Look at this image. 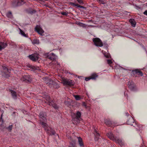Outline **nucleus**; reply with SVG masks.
Here are the masks:
<instances>
[{
	"label": "nucleus",
	"mask_w": 147,
	"mask_h": 147,
	"mask_svg": "<svg viewBox=\"0 0 147 147\" xmlns=\"http://www.w3.org/2000/svg\"><path fill=\"white\" fill-rule=\"evenodd\" d=\"M61 82L64 85L70 86H73L75 84V83L73 81L67 78H64L62 79Z\"/></svg>",
	"instance_id": "1"
},
{
	"label": "nucleus",
	"mask_w": 147,
	"mask_h": 147,
	"mask_svg": "<svg viewBox=\"0 0 147 147\" xmlns=\"http://www.w3.org/2000/svg\"><path fill=\"white\" fill-rule=\"evenodd\" d=\"M104 121L105 124L108 126L114 127L118 125L116 122L112 121L109 119H105Z\"/></svg>",
	"instance_id": "2"
},
{
	"label": "nucleus",
	"mask_w": 147,
	"mask_h": 147,
	"mask_svg": "<svg viewBox=\"0 0 147 147\" xmlns=\"http://www.w3.org/2000/svg\"><path fill=\"white\" fill-rule=\"evenodd\" d=\"M92 41L94 43V44L97 47H102L103 45L102 42L99 38H93Z\"/></svg>",
	"instance_id": "3"
},
{
	"label": "nucleus",
	"mask_w": 147,
	"mask_h": 147,
	"mask_svg": "<svg viewBox=\"0 0 147 147\" xmlns=\"http://www.w3.org/2000/svg\"><path fill=\"white\" fill-rule=\"evenodd\" d=\"M39 116L40 122L45 121H47V116L45 112L42 111L40 112Z\"/></svg>",
	"instance_id": "4"
},
{
	"label": "nucleus",
	"mask_w": 147,
	"mask_h": 147,
	"mask_svg": "<svg viewBox=\"0 0 147 147\" xmlns=\"http://www.w3.org/2000/svg\"><path fill=\"white\" fill-rule=\"evenodd\" d=\"M39 54L37 53L32 54L28 56L30 59L33 61H37L39 59Z\"/></svg>",
	"instance_id": "5"
},
{
	"label": "nucleus",
	"mask_w": 147,
	"mask_h": 147,
	"mask_svg": "<svg viewBox=\"0 0 147 147\" xmlns=\"http://www.w3.org/2000/svg\"><path fill=\"white\" fill-rule=\"evenodd\" d=\"M40 123L42 125L43 127L44 128L45 130L47 132H48L49 131H52V129L50 127H48L47 123L44 122L43 121L40 122Z\"/></svg>",
	"instance_id": "6"
},
{
	"label": "nucleus",
	"mask_w": 147,
	"mask_h": 147,
	"mask_svg": "<svg viewBox=\"0 0 147 147\" xmlns=\"http://www.w3.org/2000/svg\"><path fill=\"white\" fill-rule=\"evenodd\" d=\"M32 78L29 75H24L22 78L23 81L27 83L31 82L32 81Z\"/></svg>",
	"instance_id": "7"
},
{
	"label": "nucleus",
	"mask_w": 147,
	"mask_h": 147,
	"mask_svg": "<svg viewBox=\"0 0 147 147\" xmlns=\"http://www.w3.org/2000/svg\"><path fill=\"white\" fill-rule=\"evenodd\" d=\"M127 123L128 125H133L134 127H136L135 125H136V122H134V119L131 117L127 120Z\"/></svg>",
	"instance_id": "8"
},
{
	"label": "nucleus",
	"mask_w": 147,
	"mask_h": 147,
	"mask_svg": "<svg viewBox=\"0 0 147 147\" xmlns=\"http://www.w3.org/2000/svg\"><path fill=\"white\" fill-rule=\"evenodd\" d=\"M47 57L51 60L53 61L56 59L57 56L53 53H52L50 54H47Z\"/></svg>",
	"instance_id": "9"
},
{
	"label": "nucleus",
	"mask_w": 147,
	"mask_h": 147,
	"mask_svg": "<svg viewBox=\"0 0 147 147\" xmlns=\"http://www.w3.org/2000/svg\"><path fill=\"white\" fill-rule=\"evenodd\" d=\"M134 76L136 77V74H138L141 76H142L143 75V74L142 72L138 69H136L133 70L132 71Z\"/></svg>",
	"instance_id": "10"
},
{
	"label": "nucleus",
	"mask_w": 147,
	"mask_h": 147,
	"mask_svg": "<svg viewBox=\"0 0 147 147\" xmlns=\"http://www.w3.org/2000/svg\"><path fill=\"white\" fill-rule=\"evenodd\" d=\"M35 30L39 34L41 35H42V34L44 32V30L39 26L38 25L36 26L35 28Z\"/></svg>",
	"instance_id": "11"
},
{
	"label": "nucleus",
	"mask_w": 147,
	"mask_h": 147,
	"mask_svg": "<svg viewBox=\"0 0 147 147\" xmlns=\"http://www.w3.org/2000/svg\"><path fill=\"white\" fill-rule=\"evenodd\" d=\"M48 103L49 105L52 106L55 109H58V106L53 100L49 99Z\"/></svg>",
	"instance_id": "12"
},
{
	"label": "nucleus",
	"mask_w": 147,
	"mask_h": 147,
	"mask_svg": "<svg viewBox=\"0 0 147 147\" xmlns=\"http://www.w3.org/2000/svg\"><path fill=\"white\" fill-rule=\"evenodd\" d=\"M49 84H52L53 88H58L59 87V86L57 84L56 82L52 80H50Z\"/></svg>",
	"instance_id": "13"
},
{
	"label": "nucleus",
	"mask_w": 147,
	"mask_h": 147,
	"mask_svg": "<svg viewBox=\"0 0 147 147\" xmlns=\"http://www.w3.org/2000/svg\"><path fill=\"white\" fill-rule=\"evenodd\" d=\"M107 136L108 138L111 140L114 141V140H116L115 137L113 134L111 132L107 133Z\"/></svg>",
	"instance_id": "14"
},
{
	"label": "nucleus",
	"mask_w": 147,
	"mask_h": 147,
	"mask_svg": "<svg viewBox=\"0 0 147 147\" xmlns=\"http://www.w3.org/2000/svg\"><path fill=\"white\" fill-rule=\"evenodd\" d=\"M24 2L23 0H15L14 4L16 6H20L23 4Z\"/></svg>",
	"instance_id": "15"
},
{
	"label": "nucleus",
	"mask_w": 147,
	"mask_h": 147,
	"mask_svg": "<svg viewBox=\"0 0 147 147\" xmlns=\"http://www.w3.org/2000/svg\"><path fill=\"white\" fill-rule=\"evenodd\" d=\"M115 139L116 140H114V142H116L118 143L120 146H122L124 145V142L119 138L116 137Z\"/></svg>",
	"instance_id": "16"
},
{
	"label": "nucleus",
	"mask_w": 147,
	"mask_h": 147,
	"mask_svg": "<svg viewBox=\"0 0 147 147\" xmlns=\"http://www.w3.org/2000/svg\"><path fill=\"white\" fill-rule=\"evenodd\" d=\"M128 86L129 88L131 90H133L135 88V86L133 82L132 81H129L128 82Z\"/></svg>",
	"instance_id": "17"
},
{
	"label": "nucleus",
	"mask_w": 147,
	"mask_h": 147,
	"mask_svg": "<svg viewBox=\"0 0 147 147\" xmlns=\"http://www.w3.org/2000/svg\"><path fill=\"white\" fill-rule=\"evenodd\" d=\"M90 77L91 80H95L98 77V75L95 73H94L91 74Z\"/></svg>",
	"instance_id": "18"
},
{
	"label": "nucleus",
	"mask_w": 147,
	"mask_h": 147,
	"mask_svg": "<svg viewBox=\"0 0 147 147\" xmlns=\"http://www.w3.org/2000/svg\"><path fill=\"white\" fill-rule=\"evenodd\" d=\"M11 96L12 98L14 99H16L17 98V95L16 92L12 90H10Z\"/></svg>",
	"instance_id": "19"
},
{
	"label": "nucleus",
	"mask_w": 147,
	"mask_h": 147,
	"mask_svg": "<svg viewBox=\"0 0 147 147\" xmlns=\"http://www.w3.org/2000/svg\"><path fill=\"white\" fill-rule=\"evenodd\" d=\"M78 144L81 147H84V145L82 138L80 137H77Z\"/></svg>",
	"instance_id": "20"
},
{
	"label": "nucleus",
	"mask_w": 147,
	"mask_h": 147,
	"mask_svg": "<svg viewBox=\"0 0 147 147\" xmlns=\"http://www.w3.org/2000/svg\"><path fill=\"white\" fill-rule=\"evenodd\" d=\"M135 126H136V127H135L138 130H141L143 128V126L142 125L139 124L138 123L136 122V125H135Z\"/></svg>",
	"instance_id": "21"
},
{
	"label": "nucleus",
	"mask_w": 147,
	"mask_h": 147,
	"mask_svg": "<svg viewBox=\"0 0 147 147\" xmlns=\"http://www.w3.org/2000/svg\"><path fill=\"white\" fill-rule=\"evenodd\" d=\"M7 44L4 42H0V51L4 49L7 46Z\"/></svg>",
	"instance_id": "22"
},
{
	"label": "nucleus",
	"mask_w": 147,
	"mask_h": 147,
	"mask_svg": "<svg viewBox=\"0 0 147 147\" xmlns=\"http://www.w3.org/2000/svg\"><path fill=\"white\" fill-rule=\"evenodd\" d=\"M76 141L74 140H72L69 142V147H76Z\"/></svg>",
	"instance_id": "23"
},
{
	"label": "nucleus",
	"mask_w": 147,
	"mask_h": 147,
	"mask_svg": "<svg viewBox=\"0 0 147 147\" xmlns=\"http://www.w3.org/2000/svg\"><path fill=\"white\" fill-rule=\"evenodd\" d=\"M29 67L30 68V69L32 70H39V67H38L34 66L33 65H30Z\"/></svg>",
	"instance_id": "24"
},
{
	"label": "nucleus",
	"mask_w": 147,
	"mask_h": 147,
	"mask_svg": "<svg viewBox=\"0 0 147 147\" xmlns=\"http://www.w3.org/2000/svg\"><path fill=\"white\" fill-rule=\"evenodd\" d=\"M129 22L131 24V26L133 27H135L136 24V22L135 20L133 19H131L129 20Z\"/></svg>",
	"instance_id": "25"
},
{
	"label": "nucleus",
	"mask_w": 147,
	"mask_h": 147,
	"mask_svg": "<svg viewBox=\"0 0 147 147\" xmlns=\"http://www.w3.org/2000/svg\"><path fill=\"white\" fill-rule=\"evenodd\" d=\"M81 113L79 111H77L76 113V119L78 120H79L81 117Z\"/></svg>",
	"instance_id": "26"
},
{
	"label": "nucleus",
	"mask_w": 147,
	"mask_h": 147,
	"mask_svg": "<svg viewBox=\"0 0 147 147\" xmlns=\"http://www.w3.org/2000/svg\"><path fill=\"white\" fill-rule=\"evenodd\" d=\"M94 134L96 137L95 139H96V140H98V138L100 136V135L95 129H94Z\"/></svg>",
	"instance_id": "27"
},
{
	"label": "nucleus",
	"mask_w": 147,
	"mask_h": 147,
	"mask_svg": "<svg viewBox=\"0 0 147 147\" xmlns=\"http://www.w3.org/2000/svg\"><path fill=\"white\" fill-rule=\"evenodd\" d=\"M19 29L20 31L19 33L22 36L26 37H28V36H27L21 29L19 28Z\"/></svg>",
	"instance_id": "28"
},
{
	"label": "nucleus",
	"mask_w": 147,
	"mask_h": 147,
	"mask_svg": "<svg viewBox=\"0 0 147 147\" xmlns=\"http://www.w3.org/2000/svg\"><path fill=\"white\" fill-rule=\"evenodd\" d=\"M3 69L5 70V72H7L10 73L11 72V70L9 69H8L7 67L5 66H3Z\"/></svg>",
	"instance_id": "29"
},
{
	"label": "nucleus",
	"mask_w": 147,
	"mask_h": 147,
	"mask_svg": "<svg viewBox=\"0 0 147 147\" xmlns=\"http://www.w3.org/2000/svg\"><path fill=\"white\" fill-rule=\"evenodd\" d=\"M7 16L9 18H13V15L11 11H9L6 14Z\"/></svg>",
	"instance_id": "30"
},
{
	"label": "nucleus",
	"mask_w": 147,
	"mask_h": 147,
	"mask_svg": "<svg viewBox=\"0 0 147 147\" xmlns=\"http://www.w3.org/2000/svg\"><path fill=\"white\" fill-rule=\"evenodd\" d=\"M33 44H38L39 43V41L38 40H34L32 42Z\"/></svg>",
	"instance_id": "31"
},
{
	"label": "nucleus",
	"mask_w": 147,
	"mask_h": 147,
	"mask_svg": "<svg viewBox=\"0 0 147 147\" xmlns=\"http://www.w3.org/2000/svg\"><path fill=\"white\" fill-rule=\"evenodd\" d=\"M75 99L77 100H79L80 99V98L78 95H76L75 96Z\"/></svg>",
	"instance_id": "32"
},
{
	"label": "nucleus",
	"mask_w": 147,
	"mask_h": 147,
	"mask_svg": "<svg viewBox=\"0 0 147 147\" xmlns=\"http://www.w3.org/2000/svg\"><path fill=\"white\" fill-rule=\"evenodd\" d=\"M77 1L80 5H83L84 4L82 0H77Z\"/></svg>",
	"instance_id": "33"
},
{
	"label": "nucleus",
	"mask_w": 147,
	"mask_h": 147,
	"mask_svg": "<svg viewBox=\"0 0 147 147\" xmlns=\"http://www.w3.org/2000/svg\"><path fill=\"white\" fill-rule=\"evenodd\" d=\"M12 128V125H9L7 128V129L9 130L10 131H11Z\"/></svg>",
	"instance_id": "34"
},
{
	"label": "nucleus",
	"mask_w": 147,
	"mask_h": 147,
	"mask_svg": "<svg viewBox=\"0 0 147 147\" xmlns=\"http://www.w3.org/2000/svg\"><path fill=\"white\" fill-rule=\"evenodd\" d=\"M49 82L47 83V85L49 86L50 88H53L52 84H49Z\"/></svg>",
	"instance_id": "35"
},
{
	"label": "nucleus",
	"mask_w": 147,
	"mask_h": 147,
	"mask_svg": "<svg viewBox=\"0 0 147 147\" xmlns=\"http://www.w3.org/2000/svg\"><path fill=\"white\" fill-rule=\"evenodd\" d=\"M61 14L63 16H67L68 14L66 12H63L61 13Z\"/></svg>",
	"instance_id": "36"
},
{
	"label": "nucleus",
	"mask_w": 147,
	"mask_h": 147,
	"mask_svg": "<svg viewBox=\"0 0 147 147\" xmlns=\"http://www.w3.org/2000/svg\"><path fill=\"white\" fill-rule=\"evenodd\" d=\"M91 79L90 76L86 78L85 79V80L86 81H88L89 80Z\"/></svg>",
	"instance_id": "37"
},
{
	"label": "nucleus",
	"mask_w": 147,
	"mask_h": 147,
	"mask_svg": "<svg viewBox=\"0 0 147 147\" xmlns=\"http://www.w3.org/2000/svg\"><path fill=\"white\" fill-rule=\"evenodd\" d=\"M107 63L109 64H111L112 63L111 60V59L108 60H107Z\"/></svg>",
	"instance_id": "38"
},
{
	"label": "nucleus",
	"mask_w": 147,
	"mask_h": 147,
	"mask_svg": "<svg viewBox=\"0 0 147 147\" xmlns=\"http://www.w3.org/2000/svg\"><path fill=\"white\" fill-rule=\"evenodd\" d=\"M82 105L84 107L86 108H87V105L85 102H83L82 103Z\"/></svg>",
	"instance_id": "39"
},
{
	"label": "nucleus",
	"mask_w": 147,
	"mask_h": 147,
	"mask_svg": "<svg viewBox=\"0 0 147 147\" xmlns=\"http://www.w3.org/2000/svg\"><path fill=\"white\" fill-rule=\"evenodd\" d=\"M142 144L141 145V146H140V147H146L144 145V141H143V140L142 139Z\"/></svg>",
	"instance_id": "40"
},
{
	"label": "nucleus",
	"mask_w": 147,
	"mask_h": 147,
	"mask_svg": "<svg viewBox=\"0 0 147 147\" xmlns=\"http://www.w3.org/2000/svg\"><path fill=\"white\" fill-rule=\"evenodd\" d=\"M5 73H6L5 72V77L6 78H8L9 77V73H8V74H6Z\"/></svg>",
	"instance_id": "41"
},
{
	"label": "nucleus",
	"mask_w": 147,
	"mask_h": 147,
	"mask_svg": "<svg viewBox=\"0 0 147 147\" xmlns=\"http://www.w3.org/2000/svg\"><path fill=\"white\" fill-rule=\"evenodd\" d=\"M78 7H80L81 8H84V7L83 6L80 5H79Z\"/></svg>",
	"instance_id": "42"
},
{
	"label": "nucleus",
	"mask_w": 147,
	"mask_h": 147,
	"mask_svg": "<svg viewBox=\"0 0 147 147\" xmlns=\"http://www.w3.org/2000/svg\"><path fill=\"white\" fill-rule=\"evenodd\" d=\"M143 13L146 16H147V10L145 11L144 13Z\"/></svg>",
	"instance_id": "43"
},
{
	"label": "nucleus",
	"mask_w": 147,
	"mask_h": 147,
	"mask_svg": "<svg viewBox=\"0 0 147 147\" xmlns=\"http://www.w3.org/2000/svg\"><path fill=\"white\" fill-rule=\"evenodd\" d=\"M105 56L107 58H109V55H105Z\"/></svg>",
	"instance_id": "44"
},
{
	"label": "nucleus",
	"mask_w": 147,
	"mask_h": 147,
	"mask_svg": "<svg viewBox=\"0 0 147 147\" xmlns=\"http://www.w3.org/2000/svg\"><path fill=\"white\" fill-rule=\"evenodd\" d=\"M125 114L127 116H128L129 115V114L128 112H126L125 113Z\"/></svg>",
	"instance_id": "45"
},
{
	"label": "nucleus",
	"mask_w": 147,
	"mask_h": 147,
	"mask_svg": "<svg viewBox=\"0 0 147 147\" xmlns=\"http://www.w3.org/2000/svg\"><path fill=\"white\" fill-rule=\"evenodd\" d=\"M75 3H71V4L72 5H74V6H75Z\"/></svg>",
	"instance_id": "46"
},
{
	"label": "nucleus",
	"mask_w": 147,
	"mask_h": 147,
	"mask_svg": "<svg viewBox=\"0 0 147 147\" xmlns=\"http://www.w3.org/2000/svg\"><path fill=\"white\" fill-rule=\"evenodd\" d=\"M124 95L125 97H126L127 98L128 96H127V94L126 93H125V92Z\"/></svg>",
	"instance_id": "47"
},
{
	"label": "nucleus",
	"mask_w": 147,
	"mask_h": 147,
	"mask_svg": "<svg viewBox=\"0 0 147 147\" xmlns=\"http://www.w3.org/2000/svg\"><path fill=\"white\" fill-rule=\"evenodd\" d=\"M79 5H78V4H75V6H77L78 7Z\"/></svg>",
	"instance_id": "48"
},
{
	"label": "nucleus",
	"mask_w": 147,
	"mask_h": 147,
	"mask_svg": "<svg viewBox=\"0 0 147 147\" xmlns=\"http://www.w3.org/2000/svg\"><path fill=\"white\" fill-rule=\"evenodd\" d=\"M52 133L53 134V135H54L55 134V132L53 131Z\"/></svg>",
	"instance_id": "49"
},
{
	"label": "nucleus",
	"mask_w": 147,
	"mask_h": 147,
	"mask_svg": "<svg viewBox=\"0 0 147 147\" xmlns=\"http://www.w3.org/2000/svg\"><path fill=\"white\" fill-rule=\"evenodd\" d=\"M2 114L1 115V118H2Z\"/></svg>",
	"instance_id": "50"
},
{
	"label": "nucleus",
	"mask_w": 147,
	"mask_h": 147,
	"mask_svg": "<svg viewBox=\"0 0 147 147\" xmlns=\"http://www.w3.org/2000/svg\"><path fill=\"white\" fill-rule=\"evenodd\" d=\"M81 24H82V23H81Z\"/></svg>",
	"instance_id": "51"
},
{
	"label": "nucleus",
	"mask_w": 147,
	"mask_h": 147,
	"mask_svg": "<svg viewBox=\"0 0 147 147\" xmlns=\"http://www.w3.org/2000/svg\"><path fill=\"white\" fill-rule=\"evenodd\" d=\"M79 24V25H80V23H79V24Z\"/></svg>",
	"instance_id": "52"
},
{
	"label": "nucleus",
	"mask_w": 147,
	"mask_h": 147,
	"mask_svg": "<svg viewBox=\"0 0 147 147\" xmlns=\"http://www.w3.org/2000/svg\"><path fill=\"white\" fill-rule=\"evenodd\" d=\"M9 147H12V146H10Z\"/></svg>",
	"instance_id": "53"
}]
</instances>
